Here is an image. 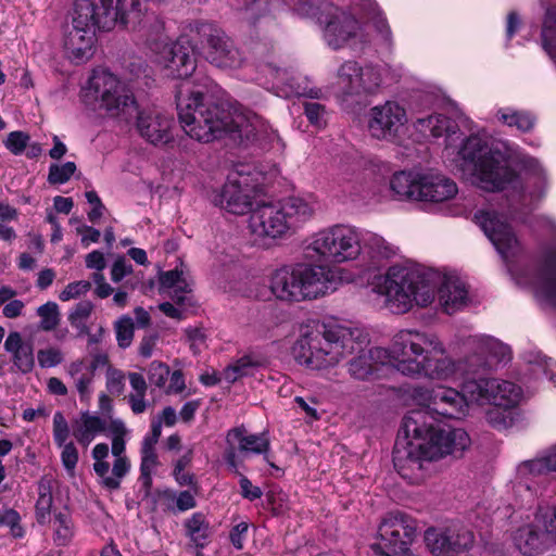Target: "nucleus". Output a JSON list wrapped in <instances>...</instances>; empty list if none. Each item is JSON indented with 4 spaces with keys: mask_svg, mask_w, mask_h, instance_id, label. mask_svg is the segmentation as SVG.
<instances>
[{
    "mask_svg": "<svg viewBox=\"0 0 556 556\" xmlns=\"http://www.w3.org/2000/svg\"><path fill=\"white\" fill-rule=\"evenodd\" d=\"M169 374V367L162 362L154 361L149 365L148 379L150 383L154 384L159 389L166 387Z\"/></svg>",
    "mask_w": 556,
    "mask_h": 556,
    "instance_id": "nucleus-52",
    "label": "nucleus"
},
{
    "mask_svg": "<svg viewBox=\"0 0 556 556\" xmlns=\"http://www.w3.org/2000/svg\"><path fill=\"white\" fill-rule=\"evenodd\" d=\"M339 285L336 269L323 264L298 263L274 270L269 290L276 300L300 303L333 292Z\"/></svg>",
    "mask_w": 556,
    "mask_h": 556,
    "instance_id": "nucleus-9",
    "label": "nucleus"
},
{
    "mask_svg": "<svg viewBox=\"0 0 556 556\" xmlns=\"http://www.w3.org/2000/svg\"><path fill=\"white\" fill-rule=\"evenodd\" d=\"M4 349L12 356L14 366L23 374L33 370L35 366L34 346L23 340L20 332H10L4 342Z\"/></svg>",
    "mask_w": 556,
    "mask_h": 556,
    "instance_id": "nucleus-24",
    "label": "nucleus"
},
{
    "mask_svg": "<svg viewBox=\"0 0 556 556\" xmlns=\"http://www.w3.org/2000/svg\"><path fill=\"white\" fill-rule=\"evenodd\" d=\"M186 534L197 547H204L210 540L212 529L205 515L194 513L185 521Z\"/></svg>",
    "mask_w": 556,
    "mask_h": 556,
    "instance_id": "nucleus-33",
    "label": "nucleus"
},
{
    "mask_svg": "<svg viewBox=\"0 0 556 556\" xmlns=\"http://www.w3.org/2000/svg\"><path fill=\"white\" fill-rule=\"evenodd\" d=\"M410 396L424 408L410 410L403 418L405 442L396 441L393 464L404 479L415 483L422 479L425 463L462 454L470 445V438L464 429L434 427L428 422L429 414L462 419L469 412L463 390L452 387L419 386L412 390Z\"/></svg>",
    "mask_w": 556,
    "mask_h": 556,
    "instance_id": "nucleus-2",
    "label": "nucleus"
},
{
    "mask_svg": "<svg viewBox=\"0 0 556 556\" xmlns=\"http://www.w3.org/2000/svg\"><path fill=\"white\" fill-rule=\"evenodd\" d=\"M364 339V330L338 323L303 325L292 352L305 368L326 371L337 367L353 350V340Z\"/></svg>",
    "mask_w": 556,
    "mask_h": 556,
    "instance_id": "nucleus-7",
    "label": "nucleus"
},
{
    "mask_svg": "<svg viewBox=\"0 0 556 556\" xmlns=\"http://www.w3.org/2000/svg\"><path fill=\"white\" fill-rule=\"evenodd\" d=\"M139 22L127 0H76L64 30L65 52L75 63L86 62L94 53L96 28L109 31L117 24L135 26Z\"/></svg>",
    "mask_w": 556,
    "mask_h": 556,
    "instance_id": "nucleus-6",
    "label": "nucleus"
},
{
    "mask_svg": "<svg viewBox=\"0 0 556 556\" xmlns=\"http://www.w3.org/2000/svg\"><path fill=\"white\" fill-rule=\"evenodd\" d=\"M30 137L27 132L15 130L11 131L5 141V148L14 155H21L27 148Z\"/></svg>",
    "mask_w": 556,
    "mask_h": 556,
    "instance_id": "nucleus-56",
    "label": "nucleus"
},
{
    "mask_svg": "<svg viewBox=\"0 0 556 556\" xmlns=\"http://www.w3.org/2000/svg\"><path fill=\"white\" fill-rule=\"evenodd\" d=\"M383 68L375 65L362 66L358 64L357 96L377 92L383 81Z\"/></svg>",
    "mask_w": 556,
    "mask_h": 556,
    "instance_id": "nucleus-36",
    "label": "nucleus"
},
{
    "mask_svg": "<svg viewBox=\"0 0 556 556\" xmlns=\"http://www.w3.org/2000/svg\"><path fill=\"white\" fill-rule=\"evenodd\" d=\"M60 447L62 448V465L68 473L73 475L78 463V450L73 442H68L67 444L61 445Z\"/></svg>",
    "mask_w": 556,
    "mask_h": 556,
    "instance_id": "nucleus-63",
    "label": "nucleus"
},
{
    "mask_svg": "<svg viewBox=\"0 0 556 556\" xmlns=\"http://www.w3.org/2000/svg\"><path fill=\"white\" fill-rule=\"evenodd\" d=\"M198 31L205 38V59L216 67L238 68L242 64L239 50L226 34L211 24H201Z\"/></svg>",
    "mask_w": 556,
    "mask_h": 556,
    "instance_id": "nucleus-18",
    "label": "nucleus"
},
{
    "mask_svg": "<svg viewBox=\"0 0 556 556\" xmlns=\"http://www.w3.org/2000/svg\"><path fill=\"white\" fill-rule=\"evenodd\" d=\"M0 526L8 527L11 535L15 539H21L25 534V530L21 525V516L12 508L5 509L0 515Z\"/></svg>",
    "mask_w": 556,
    "mask_h": 556,
    "instance_id": "nucleus-51",
    "label": "nucleus"
},
{
    "mask_svg": "<svg viewBox=\"0 0 556 556\" xmlns=\"http://www.w3.org/2000/svg\"><path fill=\"white\" fill-rule=\"evenodd\" d=\"M304 251L307 258L320 263L354 261L362 253V231L345 224L326 227L306 240Z\"/></svg>",
    "mask_w": 556,
    "mask_h": 556,
    "instance_id": "nucleus-11",
    "label": "nucleus"
},
{
    "mask_svg": "<svg viewBox=\"0 0 556 556\" xmlns=\"http://www.w3.org/2000/svg\"><path fill=\"white\" fill-rule=\"evenodd\" d=\"M541 35L544 50L556 63V7L546 10Z\"/></svg>",
    "mask_w": 556,
    "mask_h": 556,
    "instance_id": "nucleus-41",
    "label": "nucleus"
},
{
    "mask_svg": "<svg viewBox=\"0 0 556 556\" xmlns=\"http://www.w3.org/2000/svg\"><path fill=\"white\" fill-rule=\"evenodd\" d=\"M494 378H471L464 381L462 388L464 395H466V402L468 403V409L470 404L494 405Z\"/></svg>",
    "mask_w": 556,
    "mask_h": 556,
    "instance_id": "nucleus-27",
    "label": "nucleus"
},
{
    "mask_svg": "<svg viewBox=\"0 0 556 556\" xmlns=\"http://www.w3.org/2000/svg\"><path fill=\"white\" fill-rule=\"evenodd\" d=\"M320 25H324V38L333 50L350 47L359 49L367 42L358 21L350 13L334 7Z\"/></svg>",
    "mask_w": 556,
    "mask_h": 556,
    "instance_id": "nucleus-16",
    "label": "nucleus"
},
{
    "mask_svg": "<svg viewBox=\"0 0 556 556\" xmlns=\"http://www.w3.org/2000/svg\"><path fill=\"white\" fill-rule=\"evenodd\" d=\"M116 340L122 349L130 345L134 338V321L130 317H122L115 325Z\"/></svg>",
    "mask_w": 556,
    "mask_h": 556,
    "instance_id": "nucleus-53",
    "label": "nucleus"
},
{
    "mask_svg": "<svg viewBox=\"0 0 556 556\" xmlns=\"http://www.w3.org/2000/svg\"><path fill=\"white\" fill-rule=\"evenodd\" d=\"M37 359L40 367L51 368L61 364L64 359V356L59 349L48 348L38 351Z\"/></svg>",
    "mask_w": 556,
    "mask_h": 556,
    "instance_id": "nucleus-59",
    "label": "nucleus"
},
{
    "mask_svg": "<svg viewBox=\"0 0 556 556\" xmlns=\"http://www.w3.org/2000/svg\"><path fill=\"white\" fill-rule=\"evenodd\" d=\"M536 520L543 525L547 534H551V539L556 540V507L540 508Z\"/></svg>",
    "mask_w": 556,
    "mask_h": 556,
    "instance_id": "nucleus-61",
    "label": "nucleus"
},
{
    "mask_svg": "<svg viewBox=\"0 0 556 556\" xmlns=\"http://www.w3.org/2000/svg\"><path fill=\"white\" fill-rule=\"evenodd\" d=\"M414 126L425 137H445L447 150L460 138L457 123L442 114L417 118Z\"/></svg>",
    "mask_w": 556,
    "mask_h": 556,
    "instance_id": "nucleus-20",
    "label": "nucleus"
},
{
    "mask_svg": "<svg viewBox=\"0 0 556 556\" xmlns=\"http://www.w3.org/2000/svg\"><path fill=\"white\" fill-rule=\"evenodd\" d=\"M498 122L507 125L508 127H516L522 132L531 130L534 126V117L523 111H517L511 108H502L496 112Z\"/></svg>",
    "mask_w": 556,
    "mask_h": 556,
    "instance_id": "nucleus-39",
    "label": "nucleus"
},
{
    "mask_svg": "<svg viewBox=\"0 0 556 556\" xmlns=\"http://www.w3.org/2000/svg\"><path fill=\"white\" fill-rule=\"evenodd\" d=\"M304 114L308 122L316 128H323L327 123V111L318 102H305Z\"/></svg>",
    "mask_w": 556,
    "mask_h": 556,
    "instance_id": "nucleus-55",
    "label": "nucleus"
},
{
    "mask_svg": "<svg viewBox=\"0 0 556 556\" xmlns=\"http://www.w3.org/2000/svg\"><path fill=\"white\" fill-rule=\"evenodd\" d=\"M86 103H99L110 117L128 123L137 116V129L142 138L154 146L166 144L172 139L173 119L155 109L138 111L132 92L113 73L94 70L83 89Z\"/></svg>",
    "mask_w": 556,
    "mask_h": 556,
    "instance_id": "nucleus-5",
    "label": "nucleus"
},
{
    "mask_svg": "<svg viewBox=\"0 0 556 556\" xmlns=\"http://www.w3.org/2000/svg\"><path fill=\"white\" fill-rule=\"evenodd\" d=\"M420 179L418 201L444 202L453 199L458 192L456 184L444 175L422 173Z\"/></svg>",
    "mask_w": 556,
    "mask_h": 556,
    "instance_id": "nucleus-21",
    "label": "nucleus"
},
{
    "mask_svg": "<svg viewBox=\"0 0 556 556\" xmlns=\"http://www.w3.org/2000/svg\"><path fill=\"white\" fill-rule=\"evenodd\" d=\"M529 371L536 380L547 378L553 380L555 364L551 358L546 357L540 352H530L525 357Z\"/></svg>",
    "mask_w": 556,
    "mask_h": 556,
    "instance_id": "nucleus-42",
    "label": "nucleus"
},
{
    "mask_svg": "<svg viewBox=\"0 0 556 556\" xmlns=\"http://www.w3.org/2000/svg\"><path fill=\"white\" fill-rule=\"evenodd\" d=\"M494 406L511 408L518 405L521 400V389L510 381L494 378Z\"/></svg>",
    "mask_w": 556,
    "mask_h": 556,
    "instance_id": "nucleus-35",
    "label": "nucleus"
},
{
    "mask_svg": "<svg viewBox=\"0 0 556 556\" xmlns=\"http://www.w3.org/2000/svg\"><path fill=\"white\" fill-rule=\"evenodd\" d=\"M108 431L112 437V454L115 457H125L124 438L128 432L125 422L119 418H110Z\"/></svg>",
    "mask_w": 556,
    "mask_h": 556,
    "instance_id": "nucleus-44",
    "label": "nucleus"
},
{
    "mask_svg": "<svg viewBox=\"0 0 556 556\" xmlns=\"http://www.w3.org/2000/svg\"><path fill=\"white\" fill-rule=\"evenodd\" d=\"M406 122V111L396 101L375 105L367 113V129L378 140L395 139Z\"/></svg>",
    "mask_w": 556,
    "mask_h": 556,
    "instance_id": "nucleus-17",
    "label": "nucleus"
},
{
    "mask_svg": "<svg viewBox=\"0 0 556 556\" xmlns=\"http://www.w3.org/2000/svg\"><path fill=\"white\" fill-rule=\"evenodd\" d=\"M91 288V283L87 280H79L68 283L59 294V299L63 302L76 299L86 294Z\"/></svg>",
    "mask_w": 556,
    "mask_h": 556,
    "instance_id": "nucleus-60",
    "label": "nucleus"
},
{
    "mask_svg": "<svg viewBox=\"0 0 556 556\" xmlns=\"http://www.w3.org/2000/svg\"><path fill=\"white\" fill-rule=\"evenodd\" d=\"M475 220L505 261L521 251L518 237L502 213L494 208L479 210Z\"/></svg>",
    "mask_w": 556,
    "mask_h": 556,
    "instance_id": "nucleus-15",
    "label": "nucleus"
},
{
    "mask_svg": "<svg viewBox=\"0 0 556 556\" xmlns=\"http://www.w3.org/2000/svg\"><path fill=\"white\" fill-rule=\"evenodd\" d=\"M556 473V443L538 457L521 462L510 482V492L518 507L531 506L539 495L535 479L543 475Z\"/></svg>",
    "mask_w": 556,
    "mask_h": 556,
    "instance_id": "nucleus-12",
    "label": "nucleus"
},
{
    "mask_svg": "<svg viewBox=\"0 0 556 556\" xmlns=\"http://www.w3.org/2000/svg\"><path fill=\"white\" fill-rule=\"evenodd\" d=\"M538 525L529 523L525 525L516 530L513 536L516 548L525 556H534L541 553L546 544L551 534H547L546 530L541 531L540 523L536 519Z\"/></svg>",
    "mask_w": 556,
    "mask_h": 556,
    "instance_id": "nucleus-23",
    "label": "nucleus"
},
{
    "mask_svg": "<svg viewBox=\"0 0 556 556\" xmlns=\"http://www.w3.org/2000/svg\"><path fill=\"white\" fill-rule=\"evenodd\" d=\"M456 161L459 169L469 175L477 187L486 191L511 189L525 201L523 186L508 166L505 155L490 148L479 135H470L462 140Z\"/></svg>",
    "mask_w": 556,
    "mask_h": 556,
    "instance_id": "nucleus-8",
    "label": "nucleus"
},
{
    "mask_svg": "<svg viewBox=\"0 0 556 556\" xmlns=\"http://www.w3.org/2000/svg\"><path fill=\"white\" fill-rule=\"evenodd\" d=\"M527 168L532 173L531 177L528 178V184L533 181L535 185V191H529L531 200H539L543 197L545 191V175L544 170L540 166L539 162L534 159H528L526 161Z\"/></svg>",
    "mask_w": 556,
    "mask_h": 556,
    "instance_id": "nucleus-45",
    "label": "nucleus"
},
{
    "mask_svg": "<svg viewBox=\"0 0 556 556\" xmlns=\"http://www.w3.org/2000/svg\"><path fill=\"white\" fill-rule=\"evenodd\" d=\"M41 318L40 327L46 331L54 329L60 321L59 306L54 302H47L37 309Z\"/></svg>",
    "mask_w": 556,
    "mask_h": 556,
    "instance_id": "nucleus-49",
    "label": "nucleus"
},
{
    "mask_svg": "<svg viewBox=\"0 0 556 556\" xmlns=\"http://www.w3.org/2000/svg\"><path fill=\"white\" fill-rule=\"evenodd\" d=\"M213 88L212 83L204 79L192 86L182 85L177 92L178 118L186 135L204 143L219 139L225 134L254 138L253 129L260 121L218 105L213 99Z\"/></svg>",
    "mask_w": 556,
    "mask_h": 556,
    "instance_id": "nucleus-4",
    "label": "nucleus"
},
{
    "mask_svg": "<svg viewBox=\"0 0 556 556\" xmlns=\"http://www.w3.org/2000/svg\"><path fill=\"white\" fill-rule=\"evenodd\" d=\"M424 539L427 548L434 556H446L450 552H453L452 539H454V535L451 534V529L428 528L425 531Z\"/></svg>",
    "mask_w": 556,
    "mask_h": 556,
    "instance_id": "nucleus-37",
    "label": "nucleus"
},
{
    "mask_svg": "<svg viewBox=\"0 0 556 556\" xmlns=\"http://www.w3.org/2000/svg\"><path fill=\"white\" fill-rule=\"evenodd\" d=\"M421 174V172L395 173L390 180V187L399 198L418 201Z\"/></svg>",
    "mask_w": 556,
    "mask_h": 556,
    "instance_id": "nucleus-29",
    "label": "nucleus"
},
{
    "mask_svg": "<svg viewBox=\"0 0 556 556\" xmlns=\"http://www.w3.org/2000/svg\"><path fill=\"white\" fill-rule=\"evenodd\" d=\"M156 466L157 455L155 454L154 448H150L149 445L147 447H141L140 478L146 486H150L152 482L151 476Z\"/></svg>",
    "mask_w": 556,
    "mask_h": 556,
    "instance_id": "nucleus-47",
    "label": "nucleus"
},
{
    "mask_svg": "<svg viewBox=\"0 0 556 556\" xmlns=\"http://www.w3.org/2000/svg\"><path fill=\"white\" fill-rule=\"evenodd\" d=\"M315 201L301 197H289L280 202H258L249 217V229L260 239H276L291 228L311 219L315 213Z\"/></svg>",
    "mask_w": 556,
    "mask_h": 556,
    "instance_id": "nucleus-10",
    "label": "nucleus"
},
{
    "mask_svg": "<svg viewBox=\"0 0 556 556\" xmlns=\"http://www.w3.org/2000/svg\"><path fill=\"white\" fill-rule=\"evenodd\" d=\"M451 534L454 535V539H452L453 552L459 553L472 547L475 536L470 530L460 528L458 530H451Z\"/></svg>",
    "mask_w": 556,
    "mask_h": 556,
    "instance_id": "nucleus-57",
    "label": "nucleus"
},
{
    "mask_svg": "<svg viewBox=\"0 0 556 556\" xmlns=\"http://www.w3.org/2000/svg\"><path fill=\"white\" fill-rule=\"evenodd\" d=\"M109 429V422L96 413L83 412L72 422V434L84 447Z\"/></svg>",
    "mask_w": 556,
    "mask_h": 556,
    "instance_id": "nucleus-22",
    "label": "nucleus"
},
{
    "mask_svg": "<svg viewBox=\"0 0 556 556\" xmlns=\"http://www.w3.org/2000/svg\"><path fill=\"white\" fill-rule=\"evenodd\" d=\"M105 388L112 395L118 396L125 389V375L122 370L108 366Z\"/></svg>",
    "mask_w": 556,
    "mask_h": 556,
    "instance_id": "nucleus-54",
    "label": "nucleus"
},
{
    "mask_svg": "<svg viewBox=\"0 0 556 556\" xmlns=\"http://www.w3.org/2000/svg\"><path fill=\"white\" fill-rule=\"evenodd\" d=\"M198 485L193 489V493L190 491H181L179 493H175L172 491H165L164 495L175 503V506H169L170 509H177L178 511H186L192 509L197 506V501L194 495L197 494Z\"/></svg>",
    "mask_w": 556,
    "mask_h": 556,
    "instance_id": "nucleus-48",
    "label": "nucleus"
},
{
    "mask_svg": "<svg viewBox=\"0 0 556 556\" xmlns=\"http://www.w3.org/2000/svg\"><path fill=\"white\" fill-rule=\"evenodd\" d=\"M290 4L298 15L315 20L318 24L334 12L336 7L329 0H290Z\"/></svg>",
    "mask_w": 556,
    "mask_h": 556,
    "instance_id": "nucleus-30",
    "label": "nucleus"
},
{
    "mask_svg": "<svg viewBox=\"0 0 556 556\" xmlns=\"http://www.w3.org/2000/svg\"><path fill=\"white\" fill-rule=\"evenodd\" d=\"M77 167L74 162L63 164H51L49 167L48 181L51 185H63L75 174Z\"/></svg>",
    "mask_w": 556,
    "mask_h": 556,
    "instance_id": "nucleus-46",
    "label": "nucleus"
},
{
    "mask_svg": "<svg viewBox=\"0 0 556 556\" xmlns=\"http://www.w3.org/2000/svg\"><path fill=\"white\" fill-rule=\"evenodd\" d=\"M519 285L530 286L541 305L556 309V251L549 252L544 263L532 275L517 277Z\"/></svg>",
    "mask_w": 556,
    "mask_h": 556,
    "instance_id": "nucleus-19",
    "label": "nucleus"
},
{
    "mask_svg": "<svg viewBox=\"0 0 556 556\" xmlns=\"http://www.w3.org/2000/svg\"><path fill=\"white\" fill-rule=\"evenodd\" d=\"M358 63L345 61L337 72L336 85L342 96H357Z\"/></svg>",
    "mask_w": 556,
    "mask_h": 556,
    "instance_id": "nucleus-38",
    "label": "nucleus"
},
{
    "mask_svg": "<svg viewBox=\"0 0 556 556\" xmlns=\"http://www.w3.org/2000/svg\"><path fill=\"white\" fill-rule=\"evenodd\" d=\"M92 309L93 305L90 301H81L77 303L68 316L71 324L78 326L84 323L90 316Z\"/></svg>",
    "mask_w": 556,
    "mask_h": 556,
    "instance_id": "nucleus-64",
    "label": "nucleus"
},
{
    "mask_svg": "<svg viewBox=\"0 0 556 556\" xmlns=\"http://www.w3.org/2000/svg\"><path fill=\"white\" fill-rule=\"evenodd\" d=\"M52 433L53 441L58 446L67 444V439L71 434L68 422L62 412H55L52 419Z\"/></svg>",
    "mask_w": 556,
    "mask_h": 556,
    "instance_id": "nucleus-50",
    "label": "nucleus"
},
{
    "mask_svg": "<svg viewBox=\"0 0 556 556\" xmlns=\"http://www.w3.org/2000/svg\"><path fill=\"white\" fill-rule=\"evenodd\" d=\"M395 252V248L382 237L372 232L362 231L361 254L366 255L372 266H378L381 261L390 258Z\"/></svg>",
    "mask_w": 556,
    "mask_h": 556,
    "instance_id": "nucleus-28",
    "label": "nucleus"
},
{
    "mask_svg": "<svg viewBox=\"0 0 556 556\" xmlns=\"http://www.w3.org/2000/svg\"><path fill=\"white\" fill-rule=\"evenodd\" d=\"M238 442L239 452L243 454H265L269 450V440L265 433L251 434L244 427L230 429L227 433V442Z\"/></svg>",
    "mask_w": 556,
    "mask_h": 556,
    "instance_id": "nucleus-25",
    "label": "nucleus"
},
{
    "mask_svg": "<svg viewBox=\"0 0 556 556\" xmlns=\"http://www.w3.org/2000/svg\"><path fill=\"white\" fill-rule=\"evenodd\" d=\"M131 392L127 396V402L134 414L139 415L146 412L149 403L146 399L148 384L144 377L138 372L128 374Z\"/></svg>",
    "mask_w": 556,
    "mask_h": 556,
    "instance_id": "nucleus-34",
    "label": "nucleus"
},
{
    "mask_svg": "<svg viewBox=\"0 0 556 556\" xmlns=\"http://www.w3.org/2000/svg\"><path fill=\"white\" fill-rule=\"evenodd\" d=\"M353 355L345 367L350 377L358 381L370 380L380 366L389 365L412 379L456 382L467 375H479L497 368L510 359V349L491 336L468 337L464 346L467 354L454 358L444 342L435 334L418 329H401L393 334L389 348H368V333L353 340Z\"/></svg>",
    "mask_w": 556,
    "mask_h": 556,
    "instance_id": "nucleus-1",
    "label": "nucleus"
},
{
    "mask_svg": "<svg viewBox=\"0 0 556 556\" xmlns=\"http://www.w3.org/2000/svg\"><path fill=\"white\" fill-rule=\"evenodd\" d=\"M151 50L155 52V62L165 77L184 79L195 71L193 47L187 38L181 37L172 43L157 41Z\"/></svg>",
    "mask_w": 556,
    "mask_h": 556,
    "instance_id": "nucleus-14",
    "label": "nucleus"
},
{
    "mask_svg": "<svg viewBox=\"0 0 556 556\" xmlns=\"http://www.w3.org/2000/svg\"><path fill=\"white\" fill-rule=\"evenodd\" d=\"M53 504L52 486L50 479H41L38 482V498L36 502V519L45 525L50 519Z\"/></svg>",
    "mask_w": 556,
    "mask_h": 556,
    "instance_id": "nucleus-40",
    "label": "nucleus"
},
{
    "mask_svg": "<svg viewBox=\"0 0 556 556\" xmlns=\"http://www.w3.org/2000/svg\"><path fill=\"white\" fill-rule=\"evenodd\" d=\"M257 185V179L249 169H245V166L236 168L228 174L216 203L235 215L251 213L255 207L253 205L258 203L256 201Z\"/></svg>",
    "mask_w": 556,
    "mask_h": 556,
    "instance_id": "nucleus-13",
    "label": "nucleus"
},
{
    "mask_svg": "<svg viewBox=\"0 0 556 556\" xmlns=\"http://www.w3.org/2000/svg\"><path fill=\"white\" fill-rule=\"evenodd\" d=\"M53 540L59 546H66L74 536V525L67 513H59L53 520Z\"/></svg>",
    "mask_w": 556,
    "mask_h": 556,
    "instance_id": "nucleus-43",
    "label": "nucleus"
},
{
    "mask_svg": "<svg viewBox=\"0 0 556 556\" xmlns=\"http://www.w3.org/2000/svg\"><path fill=\"white\" fill-rule=\"evenodd\" d=\"M383 307L393 314H405L414 305H430L438 293L439 304L446 314H454L469 302L465 282L455 275L441 276L434 270L391 266L386 274L376 275L370 282Z\"/></svg>",
    "mask_w": 556,
    "mask_h": 556,
    "instance_id": "nucleus-3",
    "label": "nucleus"
},
{
    "mask_svg": "<svg viewBox=\"0 0 556 556\" xmlns=\"http://www.w3.org/2000/svg\"><path fill=\"white\" fill-rule=\"evenodd\" d=\"M160 285L164 290H173L172 299L178 305L189 302V293L191 292V281L188 273L182 268H175L163 273L160 276Z\"/></svg>",
    "mask_w": 556,
    "mask_h": 556,
    "instance_id": "nucleus-26",
    "label": "nucleus"
},
{
    "mask_svg": "<svg viewBox=\"0 0 556 556\" xmlns=\"http://www.w3.org/2000/svg\"><path fill=\"white\" fill-rule=\"evenodd\" d=\"M189 463V456H182L179 458L174 468V477L179 485H188L195 489L197 482L194 480V476L185 469Z\"/></svg>",
    "mask_w": 556,
    "mask_h": 556,
    "instance_id": "nucleus-58",
    "label": "nucleus"
},
{
    "mask_svg": "<svg viewBox=\"0 0 556 556\" xmlns=\"http://www.w3.org/2000/svg\"><path fill=\"white\" fill-rule=\"evenodd\" d=\"M270 74L276 78V86L280 88L283 92L285 97H316L317 92H313V90H307L306 87L302 86L292 73H289L288 70L269 67Z\"/></svg>",
    "mask_w": 556,
    "mask_h": 556,
    "instance_id": "nucleus-32",
    "label": "nucleus"
},
{
    "mask_svg": "<svg viewBox=\"0 0 556 556\" xmlns=\"http://www.w3.org/2000/svg\"><path fill=\"white\" fill-rule=\"evenodd\" d=\"M265 363V358L261 355L253 353L244 355L224 369V380L232 383L241 377L252 375L254 369L264 366Z\"/></svg>",
    "mask_w": 556,
    "mask_h": 556,
    "instance_id": "nucleus-31",
    "label": "nucleus"
},
{
    "mask_svg": "<svg viewBox=\"0 0 556 556\" xmlns=\"http://www.w3.org/2000/svg\"><path fill=\"white\" fill-rule=\"evenodd\" d=\"M93 470L97 473V476L101 479V484L104 488L109 490L118 489L117 479L111 478V475H109L110 464L109 462H106V459L96 460L93 464Z\"/></svg>",
    "mask_w": 556,
    "mask_h": 556,
    "instance_id": "nucleus-62",
    "label": "nucleus"
}]
</instances>
